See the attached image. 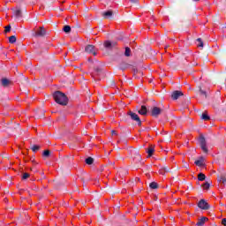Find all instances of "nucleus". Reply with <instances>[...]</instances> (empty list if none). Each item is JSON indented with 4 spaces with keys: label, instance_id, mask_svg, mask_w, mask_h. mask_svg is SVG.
I'll list each match as a JSON object with an SVG mask.
<instances>
[{
    "label": "nucleus",
    "instance_id": "22",
    "mask_svg": "<svg viewBox=\"0 0 226 226\" xmlns=\"http://www.w3.org/2000/svg\"><path fill=\"white\" fill-rule=\"evenodd\" d=\"M64 33H66V34L72 33V26L66 25L63 28Z\"/></svg>",
    "mask_w": 226,
    "mask_h": 226
},
{
    "label": "nucleus",
    "instance_id": "42",
    "mask_svg": "<svg viewBox=\"0 0 226 226\" xmlns=\"http://www.w3.org/2000/svg\"><path fill=\"white\" fill-rule=\"evenodd\" d=\"M184 167H185V169H188L189 166L186 162H185Z\"/></svg>",
    "mask_w": 226,
    "mask_h": 226
},
{
    "label": "nucleus",
    "instance_id": "35",
    "mask_svg": "<svg viewBox=\"0 0 226 226\" xmlns=\"http://www.w3.org/2000/svg\"><path fill=\"white\" fill-rule=\"evenodd\" d=\"M10 31H11V26L8 25V26H5L4 33H10Z\"/></svg>",
    "mask_w": 226,
    "mask_h": 226
},
{
    "label": "nucleus",
    "instance_id": "6",
    "mask_svg": "<svg viewBox=\"0 0 226 226\" xmlns=\"http://www.w3.org/2000/svg\"><path fill=\"white\" fill-rule=\"evenodd\" d=\"M198 207H200V209H203L204 211H207V209L211 208V206H209V203H207L206 200H200L198 202Z\"/></svg>",
    "mask_w": 226,
    "mask_h": 226
},
{
    "label": "nucleus",
    "instance_id": "10",
    "mask_svg": "<svg viewBox=\"0 0 226 226\" xmlns=\"http://www.w3.org/2000/svg\"><path fill=\"white\" fill-rule=\"evenodd\" d=\"M184 94L182 91L175 90L171 93V98L172 100H178L180 96H183Z\"/></svg>",
    "mask_w": 226,
    "mask_h": 226
},
{
    "label": "nucleus",
    "instance_id": "3",
    "mask_svg": "<svg viewBox=\"0 0 226 226\" xmlns=\"http://www.w3.org/2000/svg\"><path fill=\"white\" fill-rule=\"evenodd\" d=\"M127 116H129L132 121H135L138 126H142V121L140 120V117L137 113H133V111H129L127 113Z\"/></svg>",
    "mask_w": 226,
    "mask_h": 226
},
{
    "label": "nucleus",
    "instance_id": "19",
    "mask_svg": "<svg viewBox=\"0 0 226 226\" xmlns=\"http://www.w3.org/2000/svg\"><path fill=\"white\" fill-rule=\"evenodd\" d=\"M64 162H65L66 163H72V162H73V155L72 154L65 155L64 157Z\"/></svg>",
    "mask_w": 226,
    "mask_h": 226
},
{
    "label": "nucleus",
    "instance_id": "37",
    "mask_svg": "<svg viewBox=\"0 0 226 226\" xmlns=\"http://www.w3.org/2000/svg\"><path fill=\"white\" fill-rule=\"evenodd\" d=\"M109 86H116V81L113 79H109Z\"/></svg>",
    "mask_w": 226,
    "mask_h": 226
},
{
    "label": "nucleus",
    "instance_id": "30",
    "mask_svg": "<svg viewBox=\"0 0 226 226\" xmlns=\"http://www.w3.org/2000/svg\"><path fill=\"white\" fill-rule=\"evenodd\" d=\"M197 41H198V47H200L201 49L204 48V42L202 41V39L201 38H198L197 39Z\"/></svg>",
    "mask_w": 226,
    "mask_h": 226
},
{
    "label": "nucleus",
    "instance_id": "8",
    "mask_svg": "<svg viewBox=\"0 0 226 226\" xmlns=\"http://www.w3.org/2000/svg\"><path fill=\"white\" fill-rule=\"evenodd\" d=\"M160 114H162V109H160L156 106L152 108L151 116L153 117H158V116H160Z\"/></svg>",
    "mask_w": 226,
    "mask_h": 226
},
{
    "label": "nucleus",
    "instance_id": "23",
    "mask_svg": "<svg viewBox=\"0 0 226 226\" xmlns=\"http://www.w3.org/2000/svg\"><path fill=\"white\" fill-rule=\"evenodd\" d=\"M87 165H93V163H94V159L93 157H87L85 160Z\"/></svg>",
    "mask_w": 226,
    "mask_h": 226
},
{
    "label": "nucleus",
    "instance_id": "34",
    "mask_svg": "<svg viewBox=\"0 0 226 226\" xmlns=\"http://www.w3.org/2000/svg\"><path fill=\"white\" fill-rule=\"evenodd\" d=\"M202 186L205 190H209V187L211 186V184H209V182H206L205 184H203Z\"/></svg>",
    "mask_w": 226,
    "mask_h": 226
},
{
    "label": "nucleus",
    "instance_id": "33",
    "mask_svg": "<svg viewBox=\"0 0 226 226\" xmlns=\"http://www.w3.org/2000/svg\"><path fill=\"white\" fill-rule=\"evenodd\" d=\"M94 72H95V75H100V73H102V70L101 67H95Z\"/></svg>",
    "mask_w": 226,
    "mask_h": 226
},
{
    "label": "nucleus",
    "instance_id": "41",
    "mask_svg": "<svg viewBox=\"0 0 226 226\" xmlns=\"http://www.w3.org/2000/svg\"><path fill=\"white\" fill-rule=\"evenodd\" d=\"M134 181H135V183H139L140 181V178L139 177H135Z\"/></svg>",
    "mask_w": 226,
    "mask_h": 226
},
{
    "label": "nucleus",
    "instance_id": "9",
    "mask_svg": "<svg viewBox=\"0 0 226 226\" xmlns=\"http://www.w3.org/2000/svg\"><path fill=\"white\" fill-rule=\"evenodd\" d=\"M85 52H87V54H93V56H96V51H94V46L91 44H88L85 48Z\"/></svg>",
    "mask_w": 226,
    "mask_h": 226
},
{
    "label": "nucleus",
    "instance_id": "44",
    "mask_svg": "<svg viewBox=\"0 0 226 226\" xmlns=\"http://www.w3.org/2000/svg\"><path fill=\"white\" fill-rule=\"evenodd\" d=\"M193 1L198 2L199 0H193Z\"/></svg>",
    "mask_w": 226,
    "mask_h": 226
},
{
    "label": "nucleus",
    "instance_id": "24",
    "mask_svg": "<svg viewBox=\"0 0 226 226\" xmlns=\"http://www.w3.org/2000/svg\"><path fill=\"white\" fill-rule=\"evenodd\" d=\"M131 54H132V49L129 47H126L125 48V52H124V56L125 57H130Z\"/></svg>",
    "mask_w": 226,
    "mask_h": 226
},
{
    "label": "nucleus",
    "instance_id": "11",
    "mask_svg": "<svg viewBox=\"0 0 226 226\" xmlns=\"http://www.w3.org/2000/svg\"><path fill=\"white\" fill-rule=\"evenodd\" d=\"M130 154H131V158H132V160H135V158H139V156H140V154L139 153V149H137V148L131 149Z\"/></svg>",
    "mask_w": 226,
    "mask_h": 226
},
{
    "label": "nucleus",
    "instance_id": "43",
    "mask_svg": "<svg viewBox=\"0 0 226 226\" xmlns=\"http://www.w3.org/2000/svg\"><path fill=\"white\" fill-rule=\"evenodd\" d=\"M164 170L165 172H169V168L168 167L164 168Z\"/></svg>",
    "mask_w": 226,
    "mask_h": 226
},
{
    "label": "nucleus",
    "instance_id": "7",
    "mask_svg": "<svg viewBox=\"0 0 226 226\" xmlns=\"http://www.w3.org/2000/svg\"><path fill=\"white\" fill-rule=\"evenodd\" d=\"M103 45H104V49H107V50H112V49L116 48V45H117V42L112 41H105Z\"/></svg>",
    "mask_w": 226,
    "mask_h": 226
},
{
    "label": "nucleus",
    "instance_id": "14",
    "mask_svg": "<svg viewBox=\"0 0 226 226\" xmlns=\"http://www.w3.org/2000/svg\"><path fill=\"white\" fill-rule=\"evenodd\" d=\"M138 112L141 115V116H147V108L145 105H142L140 109L138 110Z\"/></svg>",
    "mask_w": 226,
    "mask_h": 226
},
{
    "label": "nucleus",
    "instance_id": "15",
    "mask_svg": "<svg viewBox=\"0 0 226 226\" xmlns=\"http://www.w3.org/2000/svg\"><path fill=\"white\" fill-rule=\"evenodd\" d=\"M207 217H201L199 219L198 222L196 223L197 226H204V223L207 222Z\"/></svg>",
    "mask_w": 226,
    "mask_h": 226
},
{
    "label": "nucleus",
    "instance_id": "17",
    "mask_svg": "<svg viewBox=\"0 0 226 226\" xmlns=\"http://www.w3.org/2000/svg\"><path fill=\"white\" fill-rule=\"evenodd\" d=\"M13 15L16 19H20L22 17V11L20 9H16L13 11Z\"/></svg>",
    "mask_w": 226,
    "mask_h": 226
},
{
    "label": "nucleus",
    "instance_id": "5",
    "mask_svg": "<svg viewBox=\"0 0 226 226\" xmlns=\"http://www.w3.org/2000/svg\"><path fill=\"white\" fill-rule=\"evenodd\" d=\"M200 146L203 151V153H209V150L207 149V142L206 141V138L204 136L200 137Z\"/></svg>",
    "mask_w": 226,
    "mask_h": 226
},
{
    "label": "nucleus",
    "instance_id": "25",
    "mask_svg": "<svg viewBox=\"0 0 226 226\" xmlns=\"http://www.w3.org/2000/svg\"><path fill=\"white\" fill-rule=\"evenodd\" d=\"M149 187L152 190H156L158 188V184L156 182H152V183L149 184Z\"/></svg>",
    "mask_w": 226,
    "mask_h": 226
},
{
    "label": "nucleus",
    "instance_id": "32",
    "mask_svg": "<svg viewBox=\"0 0 226 226\" xmlns=\"http://www.w3.org/2000/svg\"><path fill=\"white\" fill-rule=\"evenodd\" d=\"M31 175L29 173H23L21 179L23 180L29 179Z\"/></svg>",
    "mask_w": 226,
    "mask_h": 226
},
{
    "label": "nucleus",
    "instance_id": "36",
    "mask_svg": "<svg viewBox=\"0 0 226 226\" xmlns=\"http://www.w3.org/2000/svg\"><path fill=\"white\" fill-rule=\"evenodd\" d=\"M219 181H220V183H222L223 185H226V177H221Z\"/></svg>",
    "mask_w": 226,
    "mask_h": 226
},
{
    "label": "nucleus",
    "instance_id": "39",
    "mask_svg": "<svg viewBox=\"0 0 226 226\" xmlns=\"http://www.w3.org/2000/svg\"><path fill=\"white\" fill-rule=\"evenodd\" d=\"M222 225L226 226V218H223V219L222 220Z\"/></svg>",
    "mask_w": 226,
    "mask_h": 226
},
{
    "label": "nucleus",
    "instance_id": "4",
    "mask_svg": "<svg viewBox=\"0 0 226 226\" xmlns=\"http://www.w3.org/2000/svg\"><path fill=\"white\" fill-rule=\"evenodd\" d=\"M194 93H196L198 96H200L204 100L207 98V92L202 88V86H198L196 89H194Z\"/></svg>",
    "mask_w": 226,
    "mask_h": 226
},
{
    "label": "nucleus",
    "instance_id": "28",
    "mask_svg": "<svg viewBox=\"0 0 226 226\" xmlns=\"http://www.w3.org/2000/svg\"><path fill=\"white\" fill-rule=\"evenodd\" d=\"M17 41V37L15 35H11L9 37L10 43H15Z\"/></svg>",
    "mask_w": 226,
    "mask_h": 226
},
{
    "label": "nucleus",
    "instance_id": "26",
    "mask_svg": "<svg viewBox=\"0 0 226 226\" xmlns=\"http://www.w3.org/2000/svg\"><path fill=\"white\" fill-rule=\"evenodd\" d=\"M198 180H200V181H206V175L204 173H200L198 175Z\"/></svg>",
    "mask_w": 226,
    "mask_h": 226
},
{
    "label": "nucleus",
    "instance_id": "38",
    "mask_svg": "<svg viewBox=\"0 0 226 226\" xmlns=\"http://www.w3.org/2000/svg\"><path fill=\"white\" fill-rule=\"evenodd\" d=\"M132 4H137L139 3V0H130Z\"/></svg>",
    "mask_w": 226,
    "mask_h": 226
},
{
    "label": "nucleus",
    "instance_id": "29",
    "mask_svg": "<svg viewBox=\"0 0 226 226\" xmlns=\"http://www.w3.org/2000/svg\"><path fill=\"white\" fill-rule=\"evenodd\" d=\"M129 66H130V64H126L124 62L120 64L121 70H126V68H128Z\"/></svg>",
    "mask_w": 226,
    "mask_h": 226
},
{
    "label": "nucleus",
    "instance_id": "27",
    "mask_svg": "<svg viewBox=\"0 0 226 226\" xmlns=\"http://www.w3.org/2000/svg\"><path fill=\"white\" fill-rule=\"evenodd\" d=\"M201 119H203V121H209V119H211V117L207 114L203 113L201 115Z\"/></svg>",
    "mask_w": 226,
    "mask_h": 226
},
{
    "label": "nucleus",
    "instance_id": "2",
    "mask_svg": "<svg viewBox=\"0 0 226 226\" xmlns=\"http://www.w3.org/2000/svg\"><path fill=\"white\" fill-rule=\"evenodd\" d=\"M33 36H34V38H43L47 36V30H45V27L40 26L39 29L33 34Z\"/></svg>",
    "mask_w": 226,
    "mask_h": 226
},
{
    "label": "nucleus",
    "instance_id": "18",
    "mask_svg": "<svg viewBox=\"0 0 226 226\" xmlns=\"http://www.w3.org/2000/svg\"><path fill=\"white\" fill-rule=\"evenodd\" d=\"M30 149L33 151V153H36L37 151H40L41 149V146L40 145H31Z\"/></svg>",
    "mask_w": 226,
    "mask_h": 226
},
{
    "label": "nucleus",
    "instance_id": "20",
    "mask_svg": "<svg viewBox=\"0 0 226 226\" xmlns=\"http://www.w3.org/2000/svg\"><path fill=\"white\" fill-rule=\"evenodd\" d=\"M147 153L148 154L149 157L153 156V153H154V147L150 146L147 150Z\"/></svg>",
    "mask_w": 226,
    "mask_h": 226
},
{
    "label": "nucleus",
    "instance_id": "45",
    "mask_svg": "<svg viewBox=\"0 0 226 226\" xmlns=\"http://www.w3.org/2000/svg\"><path fill=\"white\" fill-rule=\"evenodd\" d=\"M88 61H91V58H89Z\"/></svg>",
    "mask_w": 226,
    "mask_h": 226
},
{
    "label": "nucleus",
    "instance_id": "13",
    "mask_svg": "<svg viewBox=\"0 0 226 226\" xmlns=\"http://www.w3.org/2000/svg\"><path fill=\"white\" fill-rule=\"evenodd\" d=\"M103 19H114V11H106L102 12Z\"/></svg>",
    "mask_w": 226,
    "mask_h": 226
},
{
    "label": "nucleus",
    "instance_id": "12",
    "mask_svg": "<svg viewBox=\"0 0 226 226\" xmlns=\"http://www.w3.org/2000/svg\"><path fill=\"white\" fill-rule=\"evenodd\" d=\"M134 165L137 167H140V165H144V161L142 160V155H139L136 157L134 160H132Z\"/></svg>",
    "mask_w": 226,
    "mask_h": 226
},
{
    "label": "nucleus",
    "instance_id": "1",
    "mask_svg": "<svg viewBox=\"0 0 226 226\" xmlns=\"http://www.w3.org/2000/svg\"><path fill=\"white\" fill-rule=\"evenodd\" d=\"M53 98L58 105L66 106L68 105V97L61 91H56L53 94Z\"/></svg>",
    "mask_w": 226,
    "mask_h": 226
},
{
    "label": "nucleus",
    "instance_id": "21",
    "mask_svg": "<svg viewBox=\"0 0 226 226\" xmlns=\"http://www.w3.org/2000/svg\"><path fill=\"white\" fill-rule=\"evenodd\" d=\"M9 85H10V79L6 78L2 79V86H4V87H8Z\"/></svg>",
    "mask_w": 226,
    "mask_h": 226
},
{
    "label": "nucleus",
    "instance_id": "16",
    "mask_svg": "<svg viewBox=\"0 0 226 226\" xmlns=\"http://www.w3.org/2000/svg\"><path fill=\"white\" fill-rule=\"evenodd\" d=\"M194 163L197 167H204V157H200V159L195 161Z\"/></svg>",
    "mask_w": 226,
    "mask_h": 226
},
{
    "label": "nucleus",
    "instance_id": "31",
    "mask_svg": "<svg viewBox=\"0 0 226 226\" xmlns=\"http://www.w3.org/2000/svg\"><path fill=\"white\" fill-rule=\"evenodd\" d=\"M42 156H44L45 158H49L50 156V150H45L42 153Z\"/></svg>",
    "mask_w": 226,
    "mask_h": 226
},
{
    "label": "nucleus",
    "instance_id": "40",
    "mask_svg": "<svg viewBox=\"0 0 226 226\" xmlns=\"http://www.w3.org/2000/svg\"><path fill=\"white\" fill-rule=\"evenodd\" d=\"M111 135H117V132L112 130V131H111Z\"/></svg>",
    "mask_w": 226,
    "mask_h": 226
}]
</instances>
